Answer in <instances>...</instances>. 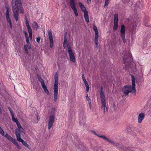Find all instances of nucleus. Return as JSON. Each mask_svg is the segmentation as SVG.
I'll return each mask as SVG.
<instances>
[{
    "mask_svg": "<svg viewBox=\"0 0 151 151\" xmlns=\"http://www.w3.org/2000/svg\"><path fill=\"white\" fill-rule=\"evenodd\" d=\"M5 8L6 9V14H7V13L9 14L10 10L8 4L7 3H6V2H5Z\"/></svg>",
    "mask_w": 151,
    "mask_h": 151,
    "instance_id": "20",
    "label": "nucleus"
},
{
    "mask_svg": "<svg viewBox=\"0 0 151 151\" xmlns=\"http://www.w3.org/2000/svg\"><path fill=\"white\" fill-rule=\"evenodd\" d=\"M8 110H9V111L11 115H12V114H14L12 109L10 107H8Z\"/></svg>",
    "mask_w": 151,
    "mask_h": 151,
    "instance_id": "35",
    "label": "nucleus"
},
{
    "mask_svg": "<svg viewBox=\"0 0 151 151\" xmlns=\"http://www.w3.org/2000/svg\"><path fill=\"white\" fill-rule=\"evenodd\" d=\"M121 147V148L120 151L124 150L125 151H128V148L127 147H125L123 145H122V146Z\"/></svg>",
    "mask_w": 151,
    "mask_h": 151,
    "instance_id": "31",
    "label": "nucleus"
},
{
    "mask_svg": "<svg viewBox=\"0 0 151 151\" xmlns=\"http://www.w3.org/2000/svg\"><path fill=\"white\" fill-rule=\"evenodd\" d=\"M26 42L27 44H30V43H29V37H26Z\"/></svg>",
    "mask_w": 151,
    "mask_h": 151,
    "instance_id": "46",
    "label": "nucleus"
},
{
    "mask_svg": "<svg viewBox=\"0 0 151 151\" xmlns=\"http://www.w3.org/2000/svg\"><path fill=\"white\" fill-rule=\"evenodd\" d=\"M70 6L73 10L75 16L77 17L78 15V14L74 0H70Z\"/></svg>",
    "mask_w": 151,
    "mask_h": 151,
    "instance_id": "5",
    "label": "nucleus"
},
{
    "mask_svg": "<svg viewBox=\"0 0 151 151\" xmlns=\"http://www.w3.org/2000/svg\"><path fill=\"white\" fill-rule=\"evenodd\" d=\"M93 29L95 32V37H99V32L97 27L95 25L93 26Z\"/></svg>",
    "mask_w": 151,
    "mask_h": 151,
    "instance_id": "16",
    "label": "nucleus"
},
{
    "mask_svg": "<svg viewBox=\"0 0 151 151\" xmlns=\"http://www.w3.org/2000/svg\"><path fill=\"white\" fill-rule=\"evenodd\" d=\"M40 37H37V40H36L37 42H38V43H39V42L40 40Z\"/></svg>",
    "mask_w": 151,
    "mask_h": 151,
    "instance_id": "49",
    "label": "nucleus"
},
{
    "mask_svg": "<svg viewBox=\"0 0 151 151\" xmlns=\"http://www.w3.org/2000/svg\"><path fill=\"white\" fill-rule=\"evenodd\" d=\"M131 86L126 85L124 86L122 91L125 96L128 95L129 93L131 92Z\"/></svg>",
    "mask_w": 151,
    "mask_h": 151,
    "instance_id": "6",
    "label": "nucleus"
},
{
    "mask_svg": "<svg viewBox=\"0 0 151 151\" xmlns=\"http://www.w3.org/2000/svg\"><path fill=\"white\" fill-rule=\"evenodd\" d=\"M12 142L16 146H17L18 145H19L18 143L17 142V141L15 139H14V140Z\"/></svg>",
    "mask_w": 151,
    "mask_h": 151,
    "instance_id": "39",
    "label": "nucleus"
},
{
    "mask_svg": "<svg viewBox=\"0 0 151 151\" xmlns=\"http://www.w3.org/2000/svg\"><path fill=\"white\" fill-rule=\"evenodd\" d=\"M16 137H17V140L19 142H22V141L23 140L22 139L21 137V135L18 134L17 135Z\"/></svg>",
    "mask_w": 151,
    "mask_h": 151,
    "instance_id": "25",
    "label": "nucleus"
},
{
    "mask_svg": "<svg viewBox=\"0 0 151 151\" xmlns=\"http://www.w3.org/2000/svg\"><path fill=\"white\" fill-rule=\"evenodd\" d=\"M66 42H65L64 41L63 43V46H65V45L66 44Z\"/></svg>",
    "mask_w": 151,
    "mask_h": 151,
    "instance_id": "62",
    "label": "nucleus"
},
{
    "mask_svg": "<svg viewBox=\"0 0 151 151\" xmlns=\"http://www.w3.org/2000/svg\"><path fill=\"white\" fill-rule=\"evenodd\" d=\"M105 108H106V112H108V108L107 107H106H106H105Z\"/></svg>",
    "mask_w": 151,
    "mask_h": 151,
    "instance_id": "61",
    "label": "nucleus"
},
{
    "mask_svg": "<svg viewBox=\"0 0 151 151\" xmlns=\"http://www.w3.org/2000/svg\"><path fill=\"white\" fill-rule=\"evenodd\" d=\"M98 37H95L94 41L96 46L98 49L99 48V46L98 45Z\"/></svg>",
    "mask_w": 151,
    "mask_h": 151,
    "instance_id": "26",
    "label": "nucleus"
},
{
    "mask_svg": "<svg viewBox=\"0 0 151 151\" xmlns=\"http://www.w3.org/2000/svg\"><path fill=\"white\" fill-rule=\"evenodd\" d=\"M4 136L6 137L8 140L12 142L14 140V139L12 137L9 135L7 133H6L5 135H4Z\"/></svg>",
    "mask_w": 151,
    "mask_h": 151,
    "instance_id": "15",
    "label": "nucleus"
},
{
    "mask_svg": "<svg viewBox=\"0 0 151 151\" xmlns=\"http://www.w3.org/2000/svg\"><path fill=\"white\" fill-rule=\"evenodd\" d=\"M21 0H14V2H16V4H17V3H19V4H21Z\"/></svg>",
    "mask_w": 151,
    "mask_h": 151,
    "instance_id": "43",
    "label": "nucleus"
},
{
    "mask_svg": "<svg viewBox=\"0 0 151 151\" xmlns=\"http://www.w3.org/2000/svg\"><path fill=\"white\" fill-rule=\"evenodd\" d=\"M109 0H105V2L104 3V6H107L109 4Z\"/></svg>",
    "mask_w": 151,
    "mask_h": 151,
    "instance_id": "41",
    "label": "nucleus"
},
{
    "mask_svg": "<svg viewBox=\"0 0 151 151\" xmlns=\"http://www.w3.org/2000/svg\"><path fill=\"white\" fill-rule=\"evenodd\" d=\"M66 36H67L66 33H65V35H64V38H67Z\"/></svg>",
    "mask_w": 151,
    "mask_h": 151,
    "instance_id": "63",
    "label": "nucleus"
},
{
    "mask_svg": "<svg viewBox=\"0 0 151 151\" xmlns=\"http://www.w3.org/2000/svg\"><path fill=\"white\" fill-rule=\"evenodd\" d=\"M91 0H87V3H89L91 2Z\"/></svg>",
    "mask_w": 151,
    "mask_h": 151,
    "instance_id": "60",
    "label": "nucleus"
},
{
    "mask_svg": "<svg viewBox=\"0 0 151 151\" xmlns=\"http://www.w3.org/2000/svg\"><path fill=\"white\" fill-rule=\"evenodd\" d=\"M66 46L68 49V53H69V51H70L71 52H73L72 50L71 49V47L70 46L69 44L68 43L66 45Z\"/></svg>",
    "mask_w": 151,
    "mask_h": 151,
    "instance_id": "28",
    "label": "nucleus"
},
{
    "mask_svg": "<svg viewBox=\"0 0 151 151\" xmlns=\"http://www.w3.org/2000/svg\"><path fill=\"white\" fill-rule=\"evenodd\" d=\"M86 91H87V92H88L89 89V87L86 88Z\"/></svg>",
    "mask_w": 151,
    "mask_h": 151,
    "instance_id": "55",
    "label": "nucleus"
},
{
    "mask_svg": "<svg viewBox=\"0 0 151 151\" xmlns=\"http://www.w3.org/2000/svg\"><path fill=\"white\" fill-rule=\"evenodd\" d=\"M114 145L115 146L116 148L119 149L120 151L121 150V147H122V145L121 144L115 142Z\"/></svg>",
    "mask_w": 151,
    "mask_h": 151,
    "instance_id": "21",
    "label": "nucleus"
},
{
    "mask_svg": "<svg viewBox=\"0 0 151 151\" xmlns=\"http://www.w3.org/2000/svg\"><path fill=\"white\" fill-rule=\"evenodd\" d=\"M24 49L25 52L27 54L28 52V50L27 49V47L26 45H24Z\"/></svg>",
    "mask_w": 151,
    "mask_h": 151,
    "instance_id": "37",
    "label": "nucleus"
},
{
    "mask_svg": "<svg viewBox=\"0 0 151 151\" xmlns=\"http://www.w3.org/2000/svg\"><path fill=\"white\" fill-rule=\"evenodd\" d=\"M0 134L2 136H4V132L2 128L1 130L0 129Z\"/></svg>",
    "mask_w": 151,
    "mask_h": 151,
    "instance_id": "34",
    "label": "nucleus"
},
{
    "mask_svg": "<svg viewBox=\"0 0 151 151\" xmlns=\"http://www.w3.org/2000/svg\"><path fill=\"white\" fill-rule=\"evenodd\" d=\"M14 2V0H12L11 4L12 6V10L14 14V17L16 21H17L18 19L19 11L20 9V13H24V10L22 7V4L21 1V4H19V3L16 4V2Z\"/></svg>",
    "mask_w": 151,
    "mask_h": 151,
    "instance_id": "1",
    "label": "nucleus"
},
{
    "mask_svg": "<svg viewBox=\"0 0 151 151\" xmlns=\"http://www.w3.org/2000/svg\"><path fill=\"white\" fill-rule=\"evenodd\" d=\"M48 36L50 40V48H52V47L53 45V42L52 34L51 30L49 31L48 32Z\"/></svg>",
    "mask_w": 151,
    "mask_h": 151,
    "instance_id": "9",
    "label": "nucleus"
},
{
    "mask_svg": "<svg viewBox=\"0 0 151 151\" xmlns=\"http://www.w3.org/2000/svg\"><path fill=\"white\" fill-rule=\"evenodd\" d=\"M33 26L35 29H37L38 28V25L36 22H34L33 24Z\"/></svg>",
    "mask_w": 151,
    "mask_h": 151,
    "instance_id": "27",
    "label": "nucleus"
},
{
    "mask_svg": "<svg viewBox=\"0 0 151 151\" xmlns=\"http://www.w3.org/2000/svg\"><path fill=\"white\" fill-rule=\"evenodd\" d=\"M21 142L22 143V144L25 147L28 148H29V146L26 142H25L24 140H23Z\"/></svg>",
    "mask_w": 151,
    "mask_h": 151,
    "instance_id": "30",
    "label": "nucleus"
},
{
    "mask_svg": "<svg viewBox=\"0 0 151 151\" xmlns=\"http://www.w3.org/2000/svg\"><path fill=\"white\" fill-rule=\"evenodd\" d=\"M86 98L87 100L88 101V102L91 101L90 99L89 98L88 94H86Z\"/></svg>",
    "mask_w": 151,
    "mask_h": 151,
    "instance_id": "42",
    "label": "nucleus"
},
{
    "mask_svg": "<svg viewBox=\"0 0 151 151\" xmlns=\"http://www.w3.org/2000/svg\"><path fill=\"white\" fill-rule=\"evenodd\" d=\"M37 78H38V80L41 83L42 86H43V85H45V82H44V80L42 79V78L41 77V76H37Z\"/></svg>",
    "mask_w": 151,
    "mask_h": 151,
    "instance_id": "17",
    "label": "nucleus"
},
{
    "mask_svg": "<svg viewBox=\"0 0 151 151\" xmlns=\"http://www.w3.org/2000/svg\"><path fill=\"white\" fill-rule=\"evenodd\" d=\"M13 121L14 122H16V124L19 122L18 120H17V119H15L14 120H13Z\"/></svg>",
    "mask_w": 151,
    "mask_h": 151,
    "instance_id": "50",
    "label": "nucleus"
},
{
    "mask_svg": "<svg viewBox=\"0 0 151 151\" xmlns=\"http://www.w3.org/2000/svg\"><path fill=\"white\" fill-rule=\"evenodd\" d=\"M55 118V116L54 115H51L49 116V119L48 123V129L49 130L52 127L53 124L54 122V120Z\"/></svg>",
    "mask_w": 151,
    "mask_h": 151,
    "instance_id": "7",
    "label": "nucleus"
},
{
    "mask_svg": "<svg viewBox=\"0 0 151 151\" xmlns=\"http://www.w3.org/2000/svg\"><path fill=\"white\" fill-rule=\"evenodd\" d=\"M10 27V28L12 29V23H9Z\"/></svg>",
    "mask_w": 151,
    "mask_h": 151,
    "instance_id": "56",
    "label": "nucleus"
},
{
    "mask_svg": "<svg viewBox=\"0 0 151 151\" xmlns=\"http://www.w3.org/2000/svg\"><path fill=\"white\" fill-rule=\"evenodd\" d=\"M82 79H83H83H85V76H84V75L83 74H82Z\"/></svg>",
    "mask_w": 151,
    "mask_h": 151,
    "instance_id": "59",
    "label": "nucleus"
},
{
    "mask_svg": "<svg viewBox=\"0 0 151 151\" xmlns=\"http://www.w3.org/2000/svg\"><path fill=\"white\" fill-rule=\"evenodd\" d=\"M129 0H122L123 3H124L125 4L128 3H129Z\"/></svg>",
    "mask_w": 151,
    "mask_h": 151,
    "instance_id": "47",
    "label": "nucleus"
},
{
    "mask_svg": "<svg viewBox=\"0 0 151 151\" xmlns=\"http://www.w3.org/2000/svg\"><path fill=\"white\" fill-rule=\"evenodd\" d=\"M15 134L16 136L18 134H20V133L19 129H17L15 130Z\"/></svg>",
    "mask_w": 151,
    "mask_h": 151,
    "instance_id": "33",
    "label": "nucleus"
},
{
    "mask_svg": "<svg viewBox=\"0 0 151 151\" xmlns=\"http://www.w3.org/2000/svg\"><path fill=\"white\" fill-rule=\"evenodd\" d=\"M27 47V48L29 49H31V46H30V44H27L26 45Z\"/></svg>",
    "mask_w": 151,
    "mask_h": 151,
    "instance_id": "48",
    "label": "nucleus"
},
{
    "mask_svg": "<svg viewBox=\"0 0 151 151\" xmlns=\"http://www.w3.org/2000/svg\"><path fill=\"white\" fill-rule=\"evenodd\" d=\"M12 115V120H14L15 119V118H14V114H13L12 115Z\"/></svg>",
    "mask_w": 151,
    "mask_h": 151,
    "instance_id": "52",
    "label": "nucleus"
},
{
    "mask_svg": "<svg viewBox=\"0 0 151 151\" xmlns=\"http://www.w3.org/2000/svg\"><path fill=\"white\" fill-rule=\"evenodd\" d=\"M125 35V33H121V37L122 38L123 42H124V43H125L126 42Z\"/></svg>",
    "mask_w": 151,
    "mask_h": 151,
    "instance_id": "24",
    "label": "nucleus"
},
{
    "mask_svg": "<svg viewBox=\"0 0 151 151\" xmlns=\"http://www.w3.org/2000/svg\"><path fill=\"white\" fill-rule=\"evenodd\" d=\"M145 115L144 113H140L138 117V122L139 123H140L144 118Z\"/></svg>",
    "mask_w": 151,
    "mask_h": 151,
    "instance_id": "11",
    "label": "nucleus"
},
{
    "mask_svg": "<svg viewBox=\"0 0 151 151\" xmlns=\"http://www.w3.org/2000/svg\"><path fill=\"white\" fill-rule=\"evenodd\" d=\"M64 41L66 42H67V38H64Z\"/></svg>",
    "mask_w": 151,
    "mask_h": 151,
    "instance_id": "64",
    "label": "nucleus"
},
{
    "mask_svg": "<svg viewBox=\"0 0 151 151\" xmlns=\"http://www.w3.org/2000/svg\"><path fill=\"white\" fill-rule=\"evenodd\" d=\"M114 25L113 27V29L114 31L116 30L118 27V22H114Z\"/></svg>",
    "mask_w": 151,
    "mask_h": 151,
    "instance_id": "23",
    "label": "nucleus"
},
{
    "mask_svg": "<svg viewBox=\"0 0 151 151\" xmlns=\"http://www.w3.org/2000/svg\"><path fill=\"white\" fill-rule=\"evenodd\" d=\"M132 58L130 54L128 56V58L125 57L124 58V61L125 66L124 69L126 70H128L129 71H132L133 72L136 71V69L135 67L132 64Z\"/></svg>",
    "mask_w": 151,
    "mask_h": 151,
    "instance_id": "2",
    "label": "nucleus"
},
{
    "mask_svg": "<svg viewBox=\"0 0 151 151\" xmlns=\"http://www.w3.org/2000/svg\"><path fill=\"white\" fill-rule=\"evenodd\" d=\"M19 149H21V147L19 146V145H18L17 146H16Z\"/></svg>",
    "mask_w": 151,
    "mask_h": 151,
    "instance_id": "57",
    "label": "nucleus"
},
{
    "mask_svg": "<svg viewBox=\"0 0 151 151\" xmlns=\"http://www.w3.org/2000/svg\"><path fill=\"white\" fill-rule=\"evenodd\" d=\"M114 22H118V15L117 14H116L114 15Z\"/></svg>",
    "mask_w": 151,
    "mask_h": 151,
    "instance_id": "29",
    "label": "nucleus"
},
{
    "mask_svg": "<svg viewBox=\"0 0 151 151\" xmlns=\"http://www.w3.org/2000/svg\"><path fill=\"white\" fill-rule=\"evenodd\" d=\"M42 88L44 89L45 92L47 94V95H50V93L49 92V91L47 88V86L45 85H43V86H42Z\"/></svg>",
    "mask_w": 151,
    "mask_h": 151,
    "instance_id": "19",
    "label": "nucleus"
},
{
    "mask_svg": "<svg viewBox=\"0 0 151 151\" xmlns=\"http://www.w3.org/2000/svg\"><path fill=\"white\" fill-rule=\"evenodd\" d=\"M125 28L124 25H122L121 27L120 33H125Z\"/></svg>",
    "mask_w": 151,
    "mask_h": 151,
    "instance_id": "22",
    "label": "nucleus"
},
{
    "mask_svg": "<svg viewBox=\"0 0 151 151\" xmlns=\"http://www.w3.org/2000/svg\"><path fill=\"white\" fill-rule=\"evenodd\" d=\"M25 21L26 25L29 34H32V29L29 24L28 23L29 21L27 17L25 18Z\"/></svg>",
    "mask_w": 151,
    "mask_h": 151,
    "instance_id": "10",
    "label": "nucleus"
},
{
    "mask_svg": "<svg viewBox=\"0 0 151 151\" xmlns=\"http://www.w3.org/2000/svg\"><path fill=\"white\" fill-rule=\"evenodd\" d=\"M19 149H21V147L19 146V145H18L17 146H16Z\"/></svg>",
    "mask_w": 151,
    "mask_h": 151,
    "instance_id": "58",
    "label": "nucleus"
},
{
    "mask_svg": "<svg viewBox=\"0 0 151 151\" xmlns=\"http://www.w3.org/2000/svg\"><path fill=\"white\" fill-rule=\"evenodd\" d=\"M106 105H105V106H103V105H102V107H101V109L103 110H104V113L105 112H106V111L105 110V107H106Z\"/></svg>",
    "mask_w": 151,
    "mask_h": 151,
    "instance_id": "38",
    "label": "nucleus"
},
{
    "mask_svg": "<svg viewBox=\"0 0 151 151\" xmlns=\"http://www.w3.org/2000/svg\"><path fill=\"white\" fill-rule=\"evenodd\" d=\"M69 53H68L70 60L73 63H74L76 61V59L74 55L73 52H71L70 51H69Z\"/></svg>",
    "mask_w": 151,
    "mask_h": 151,
    "instance_id": "13",
    "label": "nucleus"
},
{
    "mask_svg": "<svg viewBox=\"0 0 151 151\" xmlns=\"http://www.w3.org/2000/svg\"><path fill=\"white\" fill-rule=\"evenodd\" d=\"M18 129L19 130V132L20 131L21 132H23V131L24 130V129H23V128L22 127L20 129Z\"/></svg>",
    "mask_w": 151,
    "mask_h": 151,
    "instance_id": "54",
    "label": "nucleus"
},
{
    "mask_svg": "<svg viewBox=\"0 0 151 151\" xmlns=\"http://www.w3.org/2000/svg\"><path fill=\"white\" fill-rule=\"evenodd\" d=\"M132 81V86H131V92L132 91V93L133 94H136V89L135 84V78L133 76H131Z\"/></svg>",
    "mask_w": 151,
    "mask_h": 151,
    "instance_id": "8",
    "label": "nucleus"
},
{
    "mask_svg": "<svg viewBox=\"0 0 151 151\" xmlns=\"http://www.w3.org/2000/svg\"><path fill=\"white\" fill-rule=\"evenodd\" d=\"M100 99L101 100V104L105 106L106 105L105 97L104 94H100Z\"/></svg>",
    "mask_w": 151,
    "mask_h": 151,
    "instance_id": "12",
    "label": "nucleus"
},
{
    "mask_svg": "<svg viewBox=\"0 0 151 151\" xmlns=\"http://www.w3.org/2000/svg\"><path fill=\"white\" fill-rule=\"evenodd\" d=\"M92 132L95 135L97 136L98 137H100L101 138H102V137H104V135H98L97 134L96 132L94 131H92Z\"/></svg>",
    "mask_w": 151,
    "mask_h": 151,
    "instance_id": "32",
    "label": "nucleus"
},
{
    "mask_svg": "<svg viewBox=\"0 0 151 151\" xmlns=\"http://www.w3.org/2000/svg\"><path fill=\"white\" fill-rule=\"evenodd\" d=\"M102 138L103 139H104L106 141L108 142L109 143H111L113 145H114L115 142H114L112 140H111L109 138L107 137H106L104 136V137H102Z\"/></svg>",
    "mask_w": 151,
    "mask_h": 151,
    "instance_id": "14",
    "label": "nucleus"
},
{
    "mask_svg": "<svg viewBox=\"0 0 151 151\" xmlns=\"http://www.w3.org/2000/svg\"><path fill=\"white\" fill-rule=\"evenodd\" d=\"M32 34H29V37H30L31 40L32 39Z\"/></svg>",
    "mask_w": 151,
    "mask_h": 151,
    "instance_id": "53",
    "label": "nucleus"
},
{
    "mask_svg": "<svg viewBox=\"0 0 151 151\" xmlns=\"http://www.w3.org/2000/svg\"><path fill=\"white\" fill-rule=\"evenodd\" d=\"M23 33L24 34V35H25V38L28 37V34H27V32L26 31H24Z\"/></svg>",
    "mask_w": 151,
    "mask_h": 151,
    "instance_id": "45",
    "label": "nucleus"
},
{
    "mask_svg": "<svg viewBox=\"0 0 151 151\" xmlns=\"http://www.w3.org/2000/svg\"><path fill=\"white\" fill-rule=\"evenodd\" d=\"M6 17L7 22L9 24L12 23L11 20L9 17V14H8V13L6 14Z\"/></svg>",
    "mask_w": 151,
    "mask_h": 151,
    "instance_id": "18",
    "label": "nucleus"
},
{
    "mask_svg": "<svg viewBox=\"0 0 151 151\" xmlns=\"http://www.w3.org/2000/svg\"><path fill=\"white\" fill-rule=\"evenodd\" d=\"M78 4L81 8V10L84 13V17L86 21L87 22H89V17L88 14V12L86 10V8L83 4L81 2L78 3Z\"/></svg>",
    "mask_w": 151,
    "mask_h": 151,
    "instance_id": "4",
    "label": "nucleus"
},
{
    "mask_svg": "<svg viewBox=\"0 0 151 151\" xmlns=\"http://www.w3.org/2000/svg\"><path fill=\"white\" fill-rule=\"evenodd\" d=\"M88 104L89 105L90 109L91 110L92 109V105L91 104V101L88 102Z\"/></svg>",
    "mask_w": 151,
    "mask_h": 151,
    "instance_id": "51",
    "label": "nucleus"
},
{
    "mask_svg": "<svg viewBox=\"0 0 151 151\" xmlns=\"http://www.w3.org/2000/svg\"><path fill=\"white\" fill-rule=\"evenodd\" d=\"M104 94V91L103 90V87L102 86H101L100 94Z\"/></svg>",
    "mask_w": 151,
    "mask_h": 151,
    "instance_id": "36",
    "label": "nucleus"
},
{
    "mask_svg": "<svg viewBox=\"0 0 151 151\" xmlns=\"http://www.w3.org/2000/svg\"><path fill=\"white\" fill-rule=\"evenodd\" d=\"M12 142L16 146H17L18 145H19L18 143L17 142V141L15 139H14V140Z\"/></svg>",
    "mask_w": 151,
    "mask_h": 151,
    "instance_id": "40",
    "label": "nucleus"
},
{
    "mask_svg": "<svg viewBox=\"0 0 151 151\" xmlns=\"http://www.w3.org/2000/svg\"><path fill=\"white\" fill-rule=\"evenodd\" d=\"M55 83L54 84V101L56 102L58 98V77L57 73H56L54 76Z\"/></svg>",
    "mask_w": 151,
    "mask_h": 151,
    "instance_id": "3",
    "label": "nucleus"
},
{
    "mask_svg": "<svg viewBox=\"0 0 151 151\" xmlns=\"http://www.w3.org/2000/svg\"><path fill=\"white\" fill-rule=\"evenodd\" d=\"M17 124L19 129H20L22 127L19 122L17 123Z\"/></svg>",
    "mask_w": 151,
    "mask_h": 151,
    "instance_id": "44",
    "label": "nucleus"
}]
</instances>
